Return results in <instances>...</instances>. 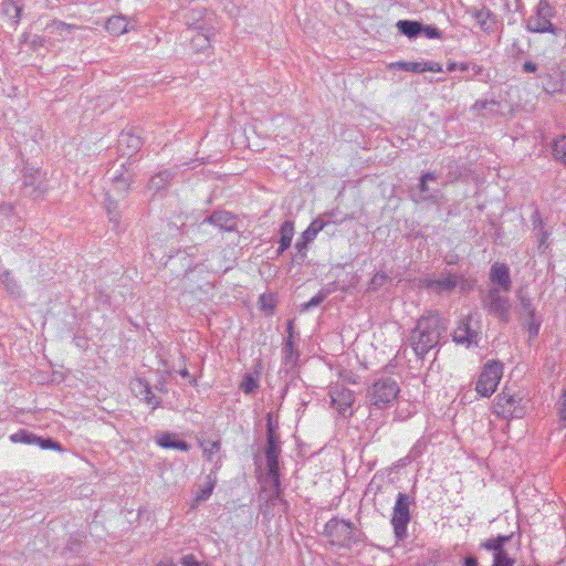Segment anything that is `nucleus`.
<instances>
[{"instance_id":"4c0bfd02","label":"nucleus","mask_w":566,"mask_h":566,"mask_svg":"<svg viewBox=\"0 0 566 566\" xmlns=\"http://www.w3.org/2000/svg\"><path fill=\"white\" fill-rule=\"evenodd\" d=\"M524 325L527 327L531 337H536L541 327V319L536 315L533 317L524 318Z\"/></svg>"},{"instance_id":"6ab92c4d","label":"nucleus","mask_w":566,"mask_h":566,"mask_svg":"<svg viewBox=\"0 0 566 566\" xmlns=\"http://www.w3.org/2000/svg\"><path fill=\"white\" fill-rule=\"evenodd\" d=\"M130 389L136 397L151 405L153 408H156L160 403L148 382L140 378L134 379L130 382Z\"/></svg>"},{"instance_id":"20e7f679","label":"nucleus","mask_w":566,"mask_h":566,"mask_svg":"<svg viewBox=\"0 0 566 566\" xmlns=\"http://www.w3.org/2000/svg\"><path fill=\"white\" fill-rule=\"evenodd\" d=\"M400 389L397 381L390 377H381L368 388L367 397L370 403L378 408H385L392 402Z\"/></svg>"},{"instance_id":"e2e57ef3","label":"nucleus","mask_w":566,"mask_h":566,"mask_svg":"<svg viewBox=\"0 0 566 566\" xmlns=\"http://www.w3.org/2000/svg\"><path fill=\"white\" fill-rule=\"evenodd\" d=\"M3 209L8 210V211H11L12 210V207L11 206H8V207H3Z\"/></svg>"},{"instance_id":"a211bd4d","label":"nucleus","mask_w":566,"mask_h":566,"mask_svg":"<svg viewBox=\"0 0 566 566\" xmlns=\"http://www.w3.org/2000/svg\"><path fill=\"white\" fill-rule=\"evenodd\" d=\"M490 280L492 283H496L501 291L509 293L512 287V281L510 276L509 266L504 263H494L490 271Z\"/></svg>"},{"instance_id":"393cba45","label":"nucleus","mask_w":566,"mask_h":566,"mask_svg":"<svg viewBox=\"0 0 566 566\" xmlns=\"http://www.w3.org/2000/svg\"><path fill=\"white\" fill-rule=\"evenodd\" d=\"M214 485H216V481L213 479H211V475H208L207 476V480L205 482V484H201L198 486V490L196 492V495L192 500V507H196L198 506L200 503L207 501L212 492H213V489H214Z\"/></svg>"},{"instance_id":"58836bf2","label":"nucleus","mask_w":566,"mask_h":566,"mask_svg":"<svg viewBox=\"0 0 566 566\" xmlns=\"http://www.w3.org/2000/svg\"><path fill=\"white\" fill-rule=\"evenodd\" d=\"M35 444H38L41 449H52L56 451L62 450L61 444L50 438L45 439L42 437H38V440H35Z\"/></svg>"},{"instance_id":"7c9ffc66","label":"nucleus","mask_w":566,"mask_h":566,"mask_svg":"<svg viewBox=\"0 0 566 566\" xmlns=\"http://www.w3.org/2000/svg\"><path fill=\"white\" fill-rule=\"evenodd\" d=\"M518 314L521 319L533 317L536 315L535 308L532 306L531 300L523 294H518Z\"/></svg>"},{"instance_id":"c03bdc74","label":"nucleus","mask_w":566,"mask_h":566,"mask_svg":"<svg viewBox=\"0 0 566 566\" xmlns=\"http://www.w3.org/2000/svg\"><path fill=\"white\" fill-rule=\"evenodd\" d=\"M428 39H441V32L431 25H423L422 32Z\"/></svg>"},{"instance_id":"2eb2a0df","label":"nucleus","mask_w":566,"mask_h":566,"mask_svg":"<svg viewBox=\"0 0 566 566\" xmlns=\"http://www.w3.org/2000/svg\"><path fill=\"white\" fill-rule=\"evenodd\" d=\"M208 222L210 224H213L214 227L219 228L220 230L232 232L237 230L238 227V218L235 214L224 211V210H218L214 211L212 214L207 217L202 223Z\"/></svg>"},{"instance_id":"423d86ee","label":"nucleus","mask_w":566,"mask_h":566,"mask_svg":"<svg viewBox=\"0 0 566 566\" xmlns=\"http://www.w3.org/2000/svg\"><path fill=\"white\" fill-rule=\"evenodd\" d=\"M502 375L503 365L501 363H486L475 384V390L478 394H480L482 397H490L496 390Z\"/></svg>"},{"instance_id":"473e14b6","label":"nucleus","mask_w":566,"mask_h":566,"mask_svg":"<svg viewBox=\"0 0 566 566\" xmlns=\"http://www.w3.org/2000/svg\"><path fill=\"white\" fill-rule=\"evenodd\" d=\"M553 154L556 159L566 165V136H560L554 140Z\"/></svg>"},{"instance_id":"de8ad7c7","label":"nucleus","mask_w":566,"mask_h":566,"mask_svg":"<svg viewBox=\"0 0 566 566\" xmlns=\"http://www.w3.org/2000/svg\"><path fill=\"white\" fill-rule=\"evenodd\" d=\"M260 302L262 303V308H269V310H273L274 308V301L271 296H266V295H261L260 297Z\"/></svg>"},{"instance_id":"b1692460","label":"nucleus","mask_w":566,"mask_h":566,"mask_svg":"<svg viewBox=\"0 0 566 566\" xmlns=\"http://www.w3.org/2000/svg\"><path fill=\"white\" fill-rule=\"evenodd\" d=\"M85 534L84 533H75L71 534L67 538L66 545L62 552V555H77L83 551L85 543Z\"/></svg>"},{"instance_id":"2f4dec72","label":"nucleus","mask_w":566,"mask_h":566,"mask_svg":"<svg viewBox=\"0 0 566 566\" xmlns=\"http://www.w3.org/2000/svg\"><path fill=\"white\" fill-rule=\"evenodd\" d=\"M10 440L13 443L35 444L38 436L28 430L21 429L15 433L11 434Z\"/></svg>"},{"instance_id":"4d7b16f0","label":"nucleus","mask_w":566,"mask_h":566,"mask_svg":"<svg viewBox=\"0 0 566 566\" xmlns=\"http://www.w3.org/2000/svg\"><path fill=\"white\" fill-rule=\"evenodd\" d=\"M470 64L469 63H461V64H458V69L462 72H465L470 69Z\"/></svg>"},{"instance_id":"412c9836","label":"nucleus","mask_w":566,"mask_h":566,"mask_svg":"<svg viewBox=\"0 0 566 566\" xmlns=\"http://www.w3.org/2000/svg\"><path fill=\"white\" fill-rule=\"evenodd\" d=\"M105 29L108 33L114 36H119L124 33L134 30L135 27L130 24V21L124 15H113L105 22Z\"/></svg>"},{"instance_id":"39448f33","label":"nucleus","mask_w":566,"mask_h":566,"mask_svg":"<svg viewBox=\"0 0 566 566\" xmlns=\"http://www.w3.org/2000/svg\"><path fill=\"white\" fill-rule=\"evenodd\" d=\"M483 307L489 314L496 316L501 322L511 319V303L507 295L501 293L500 287L492 286L482 301Z\"/></svg>"},{"instance_id":"680f3d73","label":"nucleus","mask_w":566,"mask_h":566,"mask_svg":"<svg viewBox=\"0 0 566 566\" xmlns=\"http://www.w3.org/2000/svg\"><path fill=\"white\" fill-rule=\"evenodd\" d=\"M157 566H172V565H171V564L160 563V564H158Z\"/></svg>"},{"instance_id":"603ef678","label":"nucleus","mask_w":566,"mask_h":566,"mask_svg":"<svg viewBox=\"0 0 566 566\" xmlns=\"http://www.w3.org/2000/svg\"><path fill=\"white\" fill-rule=\"evenodd\" d=\"M505 7L507 10H517V0H505Z\"/></svg>"},{"instance_id":"6e6d98bb","label":"nucleus","mask_w":566,"mask_h":566,"mask_svg":"<svg viewBox=\"0 0 566 566\" xmlns=\"http://www.w3.org/2000/svg\"><path fill=\"white\" fill-rule=\"evenodd\" d=\"M13 8H14V11H15L14 19H15V22H18V21H19V19H20V15H21V8H20V7H18V6H15V4H14V7H13Z\"/></svg>"},{"instance_id":"3c124183","label":"nucleus","mask_w":566,"mask_h":566,"mask_svg":"<svg viewBox=\"0 0 566 566\" xmlns=\"http://www.w3.org/2000/svg\"><path fill=\"white\" fill-rule=\"evenodd\" d=\"M463 566H479V563L474 556H467Z\"/></svg>"},{"instance_id":"f257e3e1","label":"nucleus","mask_w":566,"mask_h":566,"mask_svg":"<svg viewBox=\"0 0 566 566\" xmlns=\"http://www.w3.org/2000/svg\"><path fill=\"white\" fill-rule=\"evenodd\" d=\"M448 331V321L439 314L423 315L417 319L407 342L417 357L424 356L440 344Z\"/></svg>"},{"instance_id":"c9c22d12","label":"nucleus","mask_w":566,"mask_h":566,"mask_svg":"<svg viewBox=\"0 0 566 566\" xmlns=\"http://www.w3.org/2000/svg\"><path fill=\"white\" fill-rule=\"evenodd\" d=\"M391 67H397L412 73H423L422 63L419 62H397L391 64Z\"/></svg>"},{"instance_id":"0eeeda50","label":"nucleus","mask_w":566,"mask_h":566,"mask_svg":"<svg viewBox=\"0 0 566 566\" xmlns=\"http://www.w3.org/2000/svg\"><path fill=\"white\" fill-rule=\"evenodd\" d=\"M324 532L333 545L348 547L355 542L354 525L344 520H329L325 525Z\"/></svg>"},{"instance_id":"f3484780","label":"nucleus","mask_w":566,"mask_h":566,"mask_svg":"<svg viewBox=\"0 0 566 566\" xmlns=\"http://www.w3.org/2000/svg\"><path fill=\"white\" fill-rule=\"evenodd\" d=\"M468 13L476 21L482 31L489 34L494 31L496 17L488 8H471Z\"/></svg>"},{"instance_id":"052dcab7","label":"nucleus","mask_w":566,"mask_h":566,"mask_svg":"<svg viewBox=\"0 0 566 566\" xmlns=\"http://www.w3.org/2000/svg\"><path fill=\"white\" fill-rule=\"evenodd\" d=\"M24 186L25 187L33 186V182L32 181H28V179H25L24 180Z\"/></svg>"},{"instance_id":"09e8293b","label":"nucleus","mask_w":566,"mask_h":566,"mask_svg":"<svg viewBox=\"0 0 566 566\" xmlns=\"http://www.w3.org/2000/svg\"><path fill=\"white\" fill-rule=\"evenodd\" d=\"M284 352L286 354V359L292 360L294 355V346L292 339H286Z\"/></svg>"},{"instance_id":"bb28decb","label":"nucleus","mask_w":566,"mask_h":566,"mask_svg":"<svg viewBox=\"0 0 566 566\" xmlns=\"http://www.w3.org/2000/svg\"><path fill=\"white\" fill-rule=\"evenodd\" d=\"M397 29L400 33L408 36L409 39H415L419 34H421L423 24L418 21L410 20H400L397 22Z\"/></svg>"},{"instance_id":"bf43d9fd","label":"nucleus","mask_w":566,"mask_h":566,"mask_svg":"<svg viewBox=\"0 0 566 566\" xmlns=\"http://www.w3.org/2000/svg\"><path fill=\"white\" fill-rule=\"evenodd\" d=\"M180 376L182 378H188V377H190V374H189L188 369L185 368V369L180 370Z\"/></svg>"},{"instance_id":"f704fd0d","label":"nucleus","mask_w":566,"mask_h":566,"mask_svg":"<svg viewBox=\"0 0 566 566\" xmlns=\"http://www.w3.org/2000/svg\"><path fill=\"white\" fill-rule=\"evenodd\" d=\"M203 454L210 462L214 461V455L219 453L221 443L220 441H208L202 443Z\"/></svg>"},{"instance_id":"ddd939ff","label":"nucleus","mask_w":566,"mask_h":566,"mask_svg":"<svg viewBox=\"0 0 566 566\" xmlns=\"http://www.w3.org/2000/svg\"><path fill=\"white\" fill-rule=\"evenodd\" d=\"M80 29L85 28L76 24L65 23L60 20H53L45 25L44 30L48 34L49 45H54L55 42L65 41L73 31Z\"/></svg>"},{"instance_id":"79ce46f5","label":"nucleus","mask_w":566,"mask_h":566,"mask_svg":"<svg viewBox=\"0 0 566 566\" xmlns=\"http://www.w3.org/2000/svg\"><path fill=\"white\" fill-rule=\"evenodd\" d=\"M326 297V293L319 292L313 296L307 303L303 305V311H308L312 307L319 305Z\"/></svg>"},{"instance_id":"c756f323","label":"nucleus","mask_w":566,"mask_h":566,"mask_svg":"<svg viewBox=\"0 0 566 566\" xmlns=\"http://www.w3.org/2000/svg\"><path fill=\"white\" fill-rule=\"evenodd\" d=\"M326 224L327 222L321 218H316L315 220H313L302 234L304 244H307L308 242L313 241L316 238L317 233L321 232Z\"/></svg>"},{"instance_id":"6e6552de","label":"nucleus","mask_w":566,"mask_h":566,"mask_svg":"<svg viewBox=\"0 0 566 566\" xmlns=\"http://www.w3.org/2000/svg\"><path fill=\"white\" fill-rule=\"evenodd\" d=\"M409 506L410 501L408 495L405 493H399L394 506L391 525L394 527L396 537L400 541L407 536V526L410 522Z\"/></svg>"},{"instance_id":"49530a36","label":"nucleus","mask_w":566,"mask_h":566,"mask_svg":"<svg viewBox=\"0 0 566 566\" xmlns=\"http://www.w3.org/2000/svg\"><path fill=\"white\" fill-rule=\"evenodd\" d=\"M422 67H423V72H441L442 71V66L440 63H437V62H426V63H422Z\"/></svg>"},{"instance_id":"ea45409f","label":"nucleus","mask_w":566,"mask_h":566,"mask_svg":"<svg viewBox=\"0 0 566 566\" xmlns=\"http://www.w3.org/2000/svg\"><path fill=\"white\" fill-rule=\"evenodd\" d=\"M23 41L28 42L32 49L42 48L49 44V39L46 36L34 35L30 41L28 36L23 34Z\"/></svg>"},{"instance_id":"dca6fc26","label":"nucleus","mask_w":566,"mask_h":566,"mask_svg":"<svg viewBox=\"0 0 566 566\" xmlns=\"http://www.w3.org/2000/svg\"><path fill=\"white\" fill-rule=\"evenodd\" d=\"M469 319L470 316L462 318L452 333L453 342L465 345L467 347L478 344V333L471 329Z\"/></svg>"},{"instance_id":"aec40b11","label":"nucleus","mask_w":566,"mask_h":566,"mask_svg":"<svg viewBox=\"0 0 566 566\" xmlns=\"http://www.w3.org/2000/svg\"><path fill=\"white\" fill-rule=\"evenodd\" d=\"M142 144V138L132 132H123L118 138V149L126 156H132L138 151Z\"/></svg>"},{"instance_id":"13d9d810","label":"nucleus","mask_w":566,"mask_h":566,"mask_svg":"<svg viewBox=\"0 0 566 566\" xmlns=\"http://www.w3.org/2000/svg\"><path fill=\"white\" fill-rule=\"evenodd\" d=\"M295 247H296V249H297L298 251H302V249H304V248L306 247V244H304V240L302 239V241H301V240H298V241L296 242Z\"/></svg>"},{"instance_id":"a19ab883","label":"nucleus","mask_w":566,"mask_h":566,"mask_svg":"<svg viewBox=\"0 0 566 566\" xmlns=\"http://www.w3.org/2000/svg\"><path fill=\"white\" fill-rule=\"evenodd\" d=\"M437 177L432 172H426L424 175H422L421 179H420V184H419V189H420V192L423 195L422 196V199H427L428 197L426 196V193L428 192V186H427V182L429 180H434Z\"/></svg>"},{"instance_id":"37998d69","label":"nucleus","mask_w":566,"mask_h":566,"mask_svg":"<svg viewBox=\"0 0 566 566\" xmlns=\"http://www.w3.org/2000/svg\"><path fill=\"white\" fill-rule=\"evenodd\" d=\"M388 280V276L386 273H376L371 281H370V289L373 290H377L378 287H380L381 285H384V283Z\"/></svg>"},{"instance_id":"864d4df0","label":"nucleus","mask_w":566,"mask_h":566,"mask_svg":"<svg viewBox=\"0 0 566 566\" xmlns=\"http://www.w3.org/2000/svg\"><path fill=\"white\" fill-rule=\"evenodd\" d=\"M287 333H289L287 339H292L293 335H294V322L292 319H290L287 323Z\"/></svg>"},{"instance_id":"f8f14e48","label":"nucleus","mask_w":566,"mask_h":566,"mask_svg":"<svg viewBox=\"0 0 566 566\" xmlns=\"http://www.w3.org/2000/svg\"><path fill=\"white\" fill-rule=\"evenodd\" d=\"M459 284V276L450 272H441L437 277H428L421 281V286L437 294L450 293Z\"/></svg>"},{"instance_id":"4be33fe9","label":"nucleus","mask_w":566,"mask_h":566,"mask_svg":"<svg viewBox=\"0 0 566 566\" xmlns=\"http://www.w3.org/2000/svg\"><path fill=\"white\" fill-rule=\"evenodd\" d=\"M157 443L165 449H178L188 451L190 446L184 440H179L175 433L164 432L156 439Z\"/></svg>"},{"instance_id":"f03ea898","label":"nucleus","mask_w":566,"mask_h":566,"mask_svg":"<svg viewBox=\"0 0 566 566\" xmlns=\"http://www.w3.org/2000/svg\"><path fill=\"white\" fill-rule=\"evenodd\" d=\"M186 39L190 41L191 49L199 53L210 48L211 38L216 34V28L211 18L189 17Z\"/></svg>"},{"instance_id":"a878e982","label":"nucleus","mask_w":566,"mask_h":566,"mask_svg":"<svg viewBox=\"0 0 566 566\" xmlns=\"http://www.w3.org/2000/svg\"><path fill=\"white\" fill-rule=\"evenodd\" d=\"M294 235V223L290 220H286L282 223L280 229V247L277 249V253H283L292 242Z\"/></svg>"},{"instance_id":"1a4fd4ad","label":"nucleus","mask_w":566,"mask_h":566,"mask_svg":"<svg viewBox=\"0 0 566 566\" xmlns=\"http://www.w3.org/2000/svg\"><path fill=\"white\" fill-rule=\"evenodd\" d=\"M554 14L553 7L546 0H539L535 12L526 20V28L531 32H553L554 27L551 21Z\"/></svg>"},{"instance_id":"9d476101","label":"nucleus","mask_w":566,"mask_h":566,"mask_svg":"<svg viewBox=\"0 0 566 566\" xmlns=\"http://www.w3.org/2000/svg\"><path fill=\"white\" fill-rule=\"evenodd\" d=\"M511 535H499L496 537L488 538L481 543V547L493 552V566H514L515 558L511 557L504 549V545L511 541Z\"/></svg>"},{"instance_id":"72a5a7b5","label":"nucleus","mask_w":566,"mask_h":566,"mask_svg":"<svg viewBox=\"0 0 566 566\" xmlns=\"http://www.w3.org/2000/svg\"><path fill=\"white\" fill-rule=\"evenodd\" d=\"M0 281L10 294L15 296L20 294V287L9 272L2 273L0 275Z\"/></svg>"},{"instance_id":"cd10ccee","label":"nucleus","mask_w":566,"mask_h":566,"mask_svg":"<svg viewBox=\"0 0 566 566\" xmlns=\"http://www.w3.org/2000/svg\"><path fill=\"white\" fill-rule=\"evenodd\" d=\"M130 181L129 175L120 174L119 176H114L112 188L107 193H109L112 198L113 195L124 196L130 187Z\"/></svg>"},{"instance_id":"a18cd8bd","label":"nucleus","mask_w":566,"mask_h":566,"mask_svg":"<svg viewBox=\"0 0 566 566\" xmlns=\"http://www.w3.org/2000/svg\"><path fill=\"white\" fill-rule=\"evenodd\" d=\"M558 405L559 417L563 421H566V389H564L562 401H559Z\"/></svg>"},{"instance_id":"e433bc0d","label":"nucleus","mask_w":566,"mask_h":566,"mask_svg":"<svg viewBox=\"0 0 566 566\" xmlns=\"http://www.w3.org/2000/svg\"><path fill=\"white\" fill-rule=\"evenodd\" d=\"M259 387L258 379H255L252 375H245L244 379L240 384V389L244 394H252Z\"/></svg>"},{"instance_id":"9b49d317","label":"nucleus","mask_w":566,"mask_h":566,"mask_svg":"<svg viewBox=\"0 0 566 566\" xmlns=\"http://www.w3.org/2000/svg\"><path fill=\"white\" fill-rule=\"evenodd\" d=\"M520 402L521 398L504 390L495 397L493 409L502 418H520L523 415L522 409L518 407Z\"/></svg>"},{"instance_id":"7ed1b4c3","label":"nucleus","mask_w":566,"mask_h":566,"mask_svg":"<svg viewBox=\"0 0 566 566\" xmlns=\"http://www.w3.org/2000/svg\"><path fill=\"white\" fill-rule=\"evenodd\" d=\"M281 453V446L277 437L274 433L271 419H268L266 424V447L265 458L268 475L274 486L275 497L280 496V473H279V457Z\"/></svg>"},{"instance_id":"4468645a","label":"nucleus","mask_w":566,"mask_h":566,"mask_svg":"<svg viewBox=\"0 0 566 566\" xmlns=\"http://www.w3.org/2000/svg\"><path fill=\"white\" fill-rule=\"evenodd\" d=\"M332 406L342 415L352 407L355 397L354 392L347 388L336 386L329 390Z\"/></svg>"},{"instance_id":"5fc2aeb1","label":"nucleus","mask_w":566,"mask_h":566,"mask_svg":"<svg viewBox=\"0 0 566 566\" xmlns=\"http://www.w3.org/2000/svg\"><path fill=\"white\" fill-rule=\"evenodd\" d=\"M458 70V63L455 62H449L448 65H447V71L448 72H453Z\"/></svg>"},{"instance_id":"5701e85b","label":"nucleus","mask_w":566,"mask_h":566,"mask_svg":"<svg viewBox=\"0 0 566 566\" xmlns=\"http://www.w3.org/2000/svg\"><path fill=\"white\" fill-rule=\"evenodd\" d=\"M174 178V174L169 170H165L156 174L151 177L148 184V189L155 193L165 190Z\"/></svg>"},{"instance_id":"c85d7f7f","label":"nucleus","mask_w":566,"mask_h":566,"mask_svg":"<svg viewBox=\"0 0 566 566\" xmlns=\"http://www.w3.org/2000/svg\"><path fill=\"white\" fill-rule=\"evenodd\" d=\"M105 209L109 219V222L114 224V228H118L120 222V211L118 209V203L115 199L111 197L109 193L106 195Z\"/></svg>"},{"instance_id":"8fccbe9b","label":"nucleus","mask_w":566,"mask_h":566,"mask_svg":"<svg viewBox=\"0 0 566 566\" xmlns=\"http://www.w3.org/2000/svg\"><path fill=\"white\" fill-rule=\"evenodd\" d=\"M523 70L525 72L532 73V72H535L537 70V65L535 63L531 62V61H526L523 64Z\"/></svg>"}]
</instances>
